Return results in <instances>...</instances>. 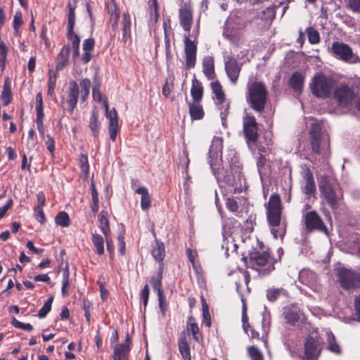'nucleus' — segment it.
Returning <instances> with one entry per match:
<instances>
[{
	"instance_id": "nucleus-10",
	"label": "nucleus",
	"mask_w": 360,
	"mask_h": 360,
	"mask_svg": "<svg viewBox=\"0 0 360 360\" xmlns=\"http://www.w3.org/2000/svg\"><path fill=\"white\" fill-rule=\"evenodd\" d=\"M258 123L254 115L245 112L243 117V131L248 145L255 144L259 138Z\"/></svg>"
},
{
	"instance_id": "nucleus-28",
	"label": "nucleus",
	"mask_w": 360,
	"mask_h": 360,
	"mask_svg": "<svg viewBox=\"0 0 360 360\" xmlns=\"http://www.w3.org/2000/svg\"><path fill=\"white\" fill-rule=\"evenodd\" d=\"M95 46V40L94 38H89L84 41L82 48L84 53L82 56V60L84 63H88L91 58V51L94 49Z\"/></svg>"
},
{
	"instance_id": "nucleus-18",
	"label": "nucleus",
	"mask_w": 360,
	"mask_h": 360,
	"mask_svg": "<svg viewBox=\"0 0 360 360\" xmlns=\"http://www.w3.org/2000/svg\"><path fill=\"white\" fill-rule=\"evenodd\" d=\"M79 96V85L76 81L72 80L69 82L67 104L68 111L72 114L75 109Z\"/></svg>"
},
{
	"instance_id": "nucleus-8",
	"label": "nucleus",
	"mask_w": 360,
	"mask_h": 360,
	"mask_svg": "<svg viewBox=\"0 0 360 360\" xmlns=\"http://www.w3.org/2000/svg\"><path fill=\"white\" fill-rule=\"evenodd\" d=\"M338 276L341 287L345 290L360 288V267L356 270L341 268Z\"/></svg>"
},
{
	"instance_id": "nucleus-7",
	"label": "nucleus",
	"mask_w": 360,
	"mask_h": 360,
	"mask_svg": "<svg viewBox=\"0 0 360 360\" xmlns=\"http://www.w3.org/2000/svg\"><path fill=\"white\" fill-rule=\"evenodd\" d=\"M309 135L312 152L315 154L327 155L328 153L329 141L324 136L321 124L313 123L309 131Z\"/></svg>"
},
{
	"instance_id": "nucleus-22",
	"label": "nucleus",
	"mask_w": 360,
	"mask_h": 360,
	"mask_svg": "<svg viewBox=\"0 0 360 360\" xmlns=\"http://www.w3.org/2000/svg\"><path fill=\"white\" fill-rule=\"evenodd\" d=\"M131 22L129 13H124L122 21V41L124 44L131 39Z\"/></svg>"
},
{
	"instance_id": "nucleus-30",
	"label": "nucleus",
	"mask_w": 360,
	"mask_h": 360,
	"mask_svg": "<svg viewBox=\"0 0 360 360\" xmlns=\"http://www.w3.org/2000/svg\"><path fill=\"white\" fill-rule=\"evenodd\" d=\"M326 349L335 355H341L342 353L340 345L338 342L335 335L331 332L327 333Z\"/></svg>"
},
{
	"instance_id": "nucleus-26",
	"label": "nucleus",
	"mask_w": 360,
	"mask_h": 360,
	"mask_svg": "<svg viewBox=\"0 0 360 360\" xmlns=\"http://www.w3.org/2000/svg\"><path fill=\"white\" fill-rule=\"evenodd\" d=\"M215 104L218 110L220 112V117L222 125L224 127H227L226 119L229 114L230 102L226 100V98L222 100L215 101Z\"/></svg>"
},
{
	"instance_id": "nucleus-12",
	"label": "nucleus",
	"mask_w": 360,
	"mask_h": 360,
	"mask_svg": "<svg viewBox=\"0 0 360 360\" xmlns=\"http://www.w3.org/2000/svg\"><path fill=\"white\" fill-rule=\"evenodd\" d=\"M355 96V89L344 84L336 86L333 91V98L340 106L348 107Z\"/></svg>"
},
{
	"instance_id": "nucleus-3",
	"label": "nucleus",
	"mask_w": 360,
	"mask_h": 360,
	"mask_svg": "<svg viewBox=\"0 0 360 360\" xmlns=\"http://www.w3.org/2000/svg\"><path fill=\"white\" fill-rule=\"evenodd\" d=\"M179 15L181 26L186 32L189 33L193 22L191 6L185 5L184 7H181L179 9ZM184 42L185 46L186 68L189 70L193 68L195 65L197 46L194 41L190 39L189 34L184 36Z\"/></svg>"
},
{
	"instance_id": "nucleus-48",
	"label": "nucleus",
	"mask_w": 360,
	"mask_h": 360,
	"mask_svg": "<svg viewBox=\"0 0 360 360\" xmlns=\"http://www.w3.org/2000/svg\"><path fill=\"white\" fill-rule=\"evenodd\" d=\"M69 271L68 269L65 270L63 273V282L61 288V292L63 297H65L69 294Z\"/></svg>"
},
{
	"instance_id": "nucleus-54",
	"label": "nucleus",
	"mask_w": 360,
	"mask_h": 360,
	"mask_svg": "<svg viewBox=\"0 0 360 360\" xmlns=\"http://www.w3.org/2000/svg\"><path fill=\"white\" fill-rule=\"evenodd\" d=\"M248 354L251 360H264V355L255 346H251L248 348Z\"/></svg>"
},
{
	"instance_id": "nucleus-27",
	"label": "nucleus",
	"mask_w": 360,
	"mask_h": 360,
	"mask_svg": "<svg viewBox=\"0 0 360 360\" xmlns=\"http://www.w3.org/2000/svg\"><path fill=\"white\" fill-rule=\"evenodd\" d=\"M189 114L192 120H202L205 115L200 102H188Z\"/></svg>"
},
{
	"instance_id": "nucleus-14",
	"label": "nucleus",
	"mask_w": 360,
	"mask_h": 360,
	"mask_svg": "<svg viewBox=\"0 0 360 360\" xmlns=\"http://www.w3.org/2000/svg\"><path fill=\"white\" fill-rule=\"evenodd\" d=\"M321 352V343L318 337L307 336L304 344L302 360H317Z\"/></svg>"
},
{
	"instance_id": "nucleus-33",
	"label": "nucleus",
	"mask_w": 360,
	"mask_h": 360,
	"mask_svg": "<svg viewBox=\"0 0 360 360\" xmlns=\"http://www.w3.org/2000/svg\"><path fill=\"white\" fill-rule=\"evenodd\" d=\"M106 8L110 14L111 20H114L112 27L113 29H115L117 26L120 15L119 7L115 1H108Z\"/></svg>"
},
{
	"instance_id": "nucleus-55",
	"label": "nucleus",
	"mask_w": 360,
	"mask_h": 360,
	"mask_svg": "<svg viewBox=\"0 0 360 360\" xmlns=\"http://www.w3.org/2000/svg\"><path fill=\"white\" fill-rule=\"evenodd\" d=\"M158 304L160 309V311L163 316H166V311L167 309V302L165 297L164 296V292L160 294H158Z\"/></svg>"
},
{
	"instance_id": "nucleus-19",
	"label": "nucleus",
	"mask_w": 360,
	"mask_h": 360,
	"mask_svg": "<svg viewBox=\"0 0 360 360\" xmlns=\"http://www.w3.org/2000/svg\"><path fill=\"white\" fill-rule=\"evenodd\" d=\"M302 175L304 181V185L302 187V191L308 198H310L316 191L313 174L309 168L306 167Z\"/></svg>"
},
{
	"instance_id": "nucleus-25",
	"label": "nucleus",
	"mask_w": 360,
	"mask_h": 360,
	"mask_svg": "<svg viewBox=\"0 0 360 360\" xmlns=\"http://www.w3.org/2000/svg\"><path fill=\"white\" fill-rule=\"evenodd\" d=\"M178 347L184 360H191L190 345L187 342L186 333L184 331L181 332L180 334Z\"/></svg>"
},
{
	"instance_id": "nucleus-4",
	"label": "nucleus",
	"mask_w": 360,
	"mask_h": 360,
	"mask_svg": "<svg viewBox=\"0 0 360 360\" xmlns=\"http://www.w3.org/2000/svg\"><path fill=\"white\" fill-rule=\"evenodd\" d=\"M268 91L264 84L262 82L254 81L247 86L246 101L249 106L257 113L264 111Z\"/></svg>"
},
{
	"instance_id": "nucleus-23",
	"label": "nucleus",
	"mask_w": 360,
	"mask_h": 360,
	"mask_svg": "<svg viewBox=\"0 0 360 360\" xmlns=\"http://www.w3.org/2000/svg\"><path fill=\"white\" fill-rule=\"evenodd\" d=\"M70 48L68 46H63L56 60V70L59 71L63 70L67 65L69 60Z\"/></svg>"
},
{
	"instance_id": "nucleus-29",
	"label": "nucleus",
	"mask_w": 360,
	"mask_h": 360,
	"mask_svg": "<svg viewBox=\"0 0 360 360\" xmlns=\"http://www.w3.org/2000/svg\"><path fill=\"white\" fill-rule=\"evenodd\" d=\"M135 193L141 195V207L146 211L151 207V198L146 187H139L135 190Z\"/></svg>"
},
{
	"instance_id": "nucleus-31",
	"label": "nucleus",
	"mask_w": 360,
	"mask_h": 360,
	"mask_svg": "<svg viewBox=\"0 0 360 360\" xmlns=\"http://www.w3.org/2000/svg\"><path fill=\"white\" fill-rule=\"evenodd\" d=\"M67 38L72 42V46L73 49L72 59L75 60L79 56L80 39L79 36L75 33L74 29L71 31L68 30Z\"/></svg>"
},
{
	"instance_id": "nucleus-11",
	"label": "nucleus",
	"mask_w": 360,
	"mask_h": 360,
	"mask_svg": "<svg viewBox=\"0 0 360 360\" xmlns=\"http://www.w3.org/2000/svg\"><path fill=\"white\" fill-rule=\"evenodd\" d=\"M305 231L307 233L318 231L326 235L328 234V228L321 217L316 211H309L303 216Z\"/></svg>"
},
{
	"instance_id": "nucleus-38",
	"label": "nucleus",
	"mask_w": 360,
	"mask_h": 360,
	"mask_svg": "<svg viewBox=\"0 0 360 360\" xmlns=\"http://www.w3.org/2000/svg\"><path fill=\"white\" fill-rule=\"evenodd\" d=\"M148 11L150 14L148 25L152 27L156 24L159 18L158 1H151L149 5Z\"/></svg>"
},
{
	"instance_id": "nucleus-34",
	"label": "nucleus",
	"mask_w": 360,
	"mask_h": 360,
	"mask_svg": "<svg viewBox=\"0 0 360 360\" xmlns=\"http://www.w3.org/2000/svg\"><path fill=\"white\" fill-rule=\"evenodd\" d=\"M89 127L90 128L94 139H98L101 129V124L98 122V113L95 110L92 111L89 120Z\"/></svg>"
},
{
	"instance_id": "nucleus-13",
	"label": "nucleus",
	"mask_w": 360,
	"mask_h": 360,
	"mask_svg": "<svg viewBox=\"0 0 360 360\" xmlns=\"http://www.w3.org/2000/svg\"><path fill=\"white\" fill-rule=\"evenodd\" d=\"M222 148L223 139L214 136L209 150V163L214 172L219 169L221 165Z\"/></svg>"
},
{
	"instance_id": "nucleus-20",
	"label": "nucleus",
	"mask_w": 360,
	"mask_h": 360,
	"mask_svg": "<svg viewBox=\"0 0 360 360\" xmlns=\"http://www.w3.org/2000/svg\"><path fill=\"white\" fill-rule=\"evenodd\" d=\"M202 72L208 80H214L217 78L214 70V60L211 56H205L202 59Z\"/></svg>"
},
{
	"instance_id": "nucleus-53",
	"label": "nucleus",
	"mask_w": 360,
	"mask_h": 360,
	"mask_svg": "<svg viewBox=\"0 0 360 360\" xmlns=\"http://www.w3.org/2000/svg\"><path fill=\"white\" fill-rule=\"evenodd\" d=\"M11 324L16 328H20L26 331H32L33 330V326L30 323H24L15 318H13L11 321Z\"/></svg>"
},
{
	"instance_id": "nucleus-49",
	"label": "nucleus",
	"mask_w": 360,
	"mask_h": 360,
	"mask_svg": "<svg viewBox=\"0 0 360 360\" xmlns=\"http://www.w3.org/2000/svg\"><path fill=\"white\" fill-rule=\"evenodd\" d=\"M309 42L311 44H318L320 41L319 33L313 27H308L306 30Z\"/></svg>"
},
{
	"instance_id": "nucleus-56",
	"label": "nucleus",
	"mask_w": 360,
	"mask_h": 360,
	"mask_svg": "<svg viewBox=\"0 0 360 360\" xmlns=\"http://www.w3.org/2000/svg\"><path fill=\"white\" fill-rule=\"evenodd\" d=\"M226 207L231 212H236L238 210L237 201L233 198H228L225 202Z\"/></svg>"
},
{
	"instance_id": "nucleus-60",
	"label": "nucleus",
	"mask_w": 360,
	"mask_h": 360,
	"mask_svg": "<svg viewBox=\"0 0 360 360\" xmlns=\"http://www.w3.org/2000/svg\"><path fill=\"white\" fill-rule=\"evenodd\" d=\"M271 233L274 238L277 239L278 237L283 238L285 234V226L283 228L278 229V226H271Z\"/></svg>"
},
{
	"instance_id": "nucleus-63",
	"label": "nucleus",
	"mask_w": 360,
	"mask_h": 360,
	"mask_svg": "<svg viewBox=\"0 0 360 360\" xmlns=\"http://www.w3.org/2000/svg\"><path fill=\"white\" fill-rule=\"evenodd\" d=\"M94 100L98 103H102L105 99H103L101 91L97 87H94L92 90Z\"/></svg>"
},
{
	"instance_id": "nucleus-44",
	"label": "nucleus",
	"mask_w": 360,
	"mask_h": 360,
	"mask_svg": "<svg viewBox=\"0 0 360 360\" xmlns=\"http://www.w3.org/2000/svg\"><path fill=\"white\" fill-rule=\"evenodd\" d=\"M103 105L105 108V116L109 119V124H111L112 123L118 124L117 114L115 109L112 108V110H109L107 100H104L103 101Z\"/></svg>"
},
{
	"instance_id": "nucleus-40",
	"label": "nucleus",
	"mask_w": 360,
	"mask_h": 360,
	"mask_svg": "<svg viewBox=\"0 0 360 360\" xmlns=\"http://www.w3.org/2000/svg\"><path fill=\"white\" fill-rule=\"evenodd\" d=\"M151 253L156 261L162 262L165 258V245L163 243L156 241Z\"/></svg>"
},
{
	"instance_id": "nucleus-16",
	"label": "nucleus",
	"mask_w": 360,
	"mask_h": 360,
	"mask_svg": "<svg viewBox=\"0 0 360 360\" xmlns=\"http://www.w3.org/2000/svg\"><path fill=\"white\" fill-rule=\"evenodd\" d=\"M283 318L285 323L295 326L296 323L304 320V314L297 305L291 304L283 309Z\"/></svg>"
},
{
	"instance_id": "nucleus-58",
	"label": "nucleus",
	"mask_w": 360,
	"mask_h": 360,
	"mask_svg": "<svg viewBox=\"0 0 360 360\" xmlns=\"http://www.w3.org/2000/svg\"><path fill=\"white\" fill-rule=\"evenodd\" d=\"M34 217L35 219L41 224H44L46 221V217L43 210V207H34Z\"/></svg>"
},
{
	"instance_id": "nucleus-59",
	"label": "nucleus",
	"mask_w": 360,
	"mask_h": 360,
	"mask_svg": "<svg viewBox=\"0 0 360 360\" xmlns=\"http://www.w3.org/2000/svg\"><path fill=\"white\" fill-rule=\"evenodd\" d=\"M13 23L15 31L18 32V29L23 23L22 13L20 11H18L15 13Z\"/></svg>"
},
{
	"instance_id": "nucleus-1",
	"label": "nucleus",
	"mask_w": 360,
	"mask_h": 360,
	"mask_svg": "<svg viewBox=\"0 0 360 360\" xmlns=\"http://www.w3.org/2000/svg\"><path fill=\"white\" fill-rule=\"evenodd\" d=\"M262 19L255 15L238 13L230 15L226 19L223 37L231 44L239 46L244 40V31H256Z\"/></svg>"
},
{
	"instance_id": "nucleus-47",
	"label": "nucleus",
	"mask_w": 360,
	"mask_h": 360,
	"mask_svg": "<svg viewBox=\"0 0 360 360\" xmlns=\"http://www.w3.org/2000/svg\"><path fill=\"white\" fill-rule=\"evenodd\" d=\"M57 72H52L51 70L49 72V80H48V90L47 93L49 95L52 96L54 93L56 80H57Z\"/></svg>"
},
{
	"instance_id": "nucleus-2",
	"label": "nucleus",
	"mask_w": 360,
	"mask_h": 360,
	"mask_svg": "<svg viewBox=\"0 0 360 360\" xmlns=\"http://www.w3.org/2000/svg\"><path fill=\"white\" fill-rule=\"evenodd\" d=\"M242 260L247 268L255 271L259 276H265L274 269V259L271 256L269 250H257L249 251L248 256L243 255Z\"/></svg>"
},
{
	"instance_id": "nucleus-50",
	"label": "nucleus",
	"mask_w": 360,
	"mask_h": 360,
	"mask_svg": "<svg viewBox=\"0 0 360 360\" xmlns=\"http://www.w3.org/2000/svg\"><path fill=\"white\" fill-rule=\"evenodd\" d=\"M53 300V297H49L44 304L42 307L39 311L38 316L40 319H43L46 316L51 309V305Z\"/></svg>"
},
{
	"instance_id": "nucleus-46",
	"label": "nucleus",
	"mask_w": 360,
	"mask_h": 360,
	"mask_svg": "<svg viewBox=\"0 0 360 360\" xmlns=\"http://www.w3.org/2000/svg\"><path fill=\"white\" fill-rule=\"evenodd\" d=\"M56 224L63 227H68L70 224V219L67 212H60L55 218Z\"/></svg>"
},
{
	"instance_id": "nucleus-24",
	"label": "nucleus",
	"mask_w": 360,
	"mask_h": 360,
	"mask_svg": "<svg viewBox=\"0 0 360 360\" xmlns=\"http://www.w3.org/2000/svg\"><path fill=\"white\" fill-rule=\"evenodd\" d=\"M304 81V75L300 72H295L289 79V85L295 92L300 94L302 91Z\"/></svg>"
},
{
	"instance_id": "nucleus-57",
	"label": "nucleus",
	"mask_w": 360,
	"mask_h": 360,
	"mask_svg": "<svg viewBox=\"0 0 360 360\" xmlns=\"http://www.w3.org/2000/svg\"><path fill=\"white\" fill-rule=\"evenodd\" d=\"M149 290H150L148 285L146 284L140 294L141 300H142V302L143 304L144 309L146 307L148 302Z\"/></svg>"
},
{
	"instance_id": "nucleus-39",
	"label": "nucleus",
	"mask_w": 360,
	"mask_h": 360,
	"mask_svg": "<svg viewBox=\"0 0 360 360\" xmlns=\"http://www.w3.org/2000/svg\"><path fill=\"white\" fill-rule=\"evenodd\" d=\"M162 272H163V269L162 267H160L158 270L157 275L152 276L150 280V283L152 285L154 290L157 291V294H160L162 292H164L163 290L161 288Z\"/></svg>"
},
{
	"instance_id": "nucleus-37",
	"label": "nucleus",
	"mask_w": 360,
	"mask_h": 360,
	"mask_svg": "<svg viewBox=\"0 0 360 360\" xmlns=\"http://www.w3.org/2000/svg\"><path fill=\"white\" fill-rule=\"evenodd\" d=\"M210 83V87L213 94L214 95V99L215 101L222 100L226 98L225 94L222 89V86L217 78Z\"/></svg>"
},
{
	"instance_id": "nucleus-64",
	"label": "nucleus",
	"mask_w": 360,
	"mask_h": 360,
	"mask_svg": "<svg viewBox=\"0 0 360 360\" xmlns=\"http://www.w3.org/2000/svg\"><path fill=\"white\" fill-rule=\"evenodd\" d=\"M47 141H46V147L47 150L50 152V153L53 155L54 150H55V141L54 139L50 136L47 135Z\"/></svg>"
},
{
	"instance_id": "nucleus-17",
	"label": "nucleus",
	"mask_w": 360,
	"mask_h": 360,
	"mask_svg": "<svg viewBox=\"0 0 360 360\" xmlns=\"http://www.w3.org/2000/svg\"><path fill=\"white\" fill-rule=\"evenodd\" d=\"M241 65L242 64H240L237 59L231 56L227 57L225 60L224 68L226 73L231 82L233 84H236L238 79Z\"/></svg>"
},
{
	"instance_id": "nucleus-45",
	"label": "nucleus",
	"mask_w": 360,
	"mask_h": 360,
	"mask_svg": "<svg viewBox=\"0 0 360 360\" xmlns=\"http://www.w3.org/2000/svg\"><path fill=\"white\" fill-rule=\"evenodd\" d=\"M188 329L191 330L193 338L199 342L200 339V335L199 334V328L198 324L195 322V319L193 316L188 317Z\"/></svg>"
},
{
	"instance_id": "nucleus-42",
	"label": "nucleus",
	"mask_w": 360,
	"mask_h": 360,
	"mask_svg": "<svg viewBox=\"0 0 360 360\" xmlns=\"http://www.w3.org/2000/svg\"><path fill=\"white\" fill-rule=\"evenodd\" d=\"M79 86L81 88L80 98L82 102H84L89 95L90 89L91 87V80L88 78L82 79L79 82Z\"/></svg>"
},
{
	"instance_id": "nucleus-43",
	"label": "nucleus",
	"mask_w": 360,
	"mask_h": 360,
	"mask_svg": "<svg viewBox=\"0 0 360 360\" xmlns=\"http://www.w3.org/2000/svg\"><path fill=\"white\" fill-rule=\"evenodd\" d=\"M1 98L3 101V103L4 105H8L11 102L12 92L10 83L8 80H6L4 83V87L1 94Z\"/></svg>"
},
{
	"instance_id": "nucleus-61",
	"label": "nucleus",
	"mask_w": 360,
	"mask_h": 360,
	"mask_svg": "<svg viewBox=\"0 0 360 360\" xmlns=\"http://www.w3.org/2000/svg\"><path fill=\"white\" fill-rule=\"evenodd\" d=\"M119 126L118 124H115L112 123L111 124H109V134H110V139L112 141H115L117 134L118 131Z\"/></svg>"
},
{
	"instance_id": "nucleus-32",
	"label": "nucleus",
	"mask_w": 360,
	"mask_h": 360,
	"mask_svg": "<svg viewBox=\"0 0 360 360\" xmlns=\"http://www.w3.org/2000/svg\"><path fill=\"white\" fill-rule=\"evenodd\" d=\"M130 347L127 345L118 344L114 347L113 360H126L129 353Z\"/></svg>"
},
{
	"instance_id": "nucleus-21",
	"label": "nucleus",
	"mask_w": 360,
	"mask_h": 360,
	"mask_svg": "<svg viewBox=\"0 0 360 360\" xmlns=\"http://www.w3.org/2000/svg\"><path fill=\"white\" fill-rule=\"evenodd\" d=\"M204 89L202 83L194 75L192 79L191 95L193 102H201L203 96Z\"/></svg>"
},
{
	"instance_id": "nucleus-35",
	"label": "nucleus",
	"mask_w": 360,
	"mask_h": 360,
	"mask_svg": "<svg viewBox=\"0 0 360 360\" xmlns=\"http://www.w3.org/2000/svg\"><path fill=\"white\" fill-rule=\"evenodd\" d=\"M91 241L95 248V251L98 255L104 253V239L103 237L97 233H93L91 236Z\"/></svg>"
},
{
	"instance_id": "nucleus-62",
	"label": "nucleus",
	"mask_w": 360,
	"mask_h": 360,
	"mask_svg": "<svg viewBox=\"0 0 360 360\" xmlns=\"http://www.w3.org/2000/svg\"><path fill=\"white\" fill-rule=\"evenodd\" d=\"M172 90H173V82H172L169 84L168 80L167 79L165 85L162 87V94L166 98H168L171 92L172 91Z\"/></svg>"
},
{
	"instance_id": "nucleus-52",
	"label": "nucleus",
	"mask_w": 360,
	"mask_h": 360,
	"mask_svg": "<svg viewBox=\"0 0 360 360\" xmlns=\"http://www.w3.org/2000/svg\"><path fill=\"white\" fill-rule=\"evenodd\" d=\"M79 161L82 172L87 175L89 172V165L87 155L85 154H80Z\"/></svg>"
},
{
	"instance_id": "nucleus-51",
	"label": "nucleus",
	"mask_w": 360,
	"mask_h": 360,
	"mask_svg": "<svg viewBox=\"0 0 360 360\" xmlns=\"http://www.w3.org/2000/svg\"><path fill=\"white\" fill-rule=\"evenodd\" d=\"M69 12H68V30L70 31L74 29L75 23V7L72 6L70 4L68 5Z\"/></svg>"
},
{
	"instance_id": "nucleus-9",
	"label": "nucleus",
	"mask_w": 360,
	"mask_h": 360,
	"mask_svg": "<svg viewBox=\"0 0 360 360\" xmlns=\"http://www.w3.org/2000/svg\"><path fill=\"white\" fill-rule=\"evenodd\" d=\"M266 217L270 226H279L281 221L282 204L279 195L272 194L266 205Z\"/></svg>"
},
{
	"instance_id": "nucleus-6",
	"label": "nucleus",
	"mask_w": 360,
	"mask_h": 360,
	"mask_svg": "<svg viewBox=\"0 0 360 360\" xmlns=\"http://www.w3.org/2000/svg\"><path fill=\"white\" fill-rule=\"evenodd\" d=\"M319 188L321 198L332 208L338 207V200L341 198L339 186L328 176H322L319 181Z\"/></svg>"
},
{
	"instance_id": "nucleus-41",
	"label": "nucleus",
	"mask_w": 360,
	"mask_h": 360,
	"mask_svg": "<svg viewBox=\"0 0 360 360\" xmlns=\"http://www.w3.org/2000/svg\"><path fill=\"white\" fill-rule=\"evenodd\" d=\"M287 292L282 288H270L266 290V298L270 302H275L281 296H286Z\"/></svg>"
},
{
	"instance_id": "nucleus-36",
	"label": "nucleus",
	"mask_w": 360,
	"mask_h": 360,
	"mask_svg": "<svg viewBox=\"0 0 360 360\" xmlns=\"http://www.w3.org/2000/svg\"><path fill=\"white\" fill-rule=\"evenodd\" d=\"M99 227L105 235V238L108 236L110 232L109 221L108 219V212L102 210L98 214Z\"/></svg>"
},
{
	"instance_id": "nucleus-5",
	"label": "nucleus",
	"mask_w": 360,
	"mask_h": 360,
	"mask_svg": "<svg viewBox=\"0 0 360 360\" xmlns=\"http://www.w3.org/2000/svg\"><path fill=\"white\" fill-rule=\"evenodd\" d=\"M336 81L333 77L319 72L313 77L309 89L316 98H328L331 96Z\"/></svg>"
},
{
	"instance_id": "nucleus-15",
	"label": "nucleus",
	"mask_w": 360,
	"mask_h": 360,
	"mask_svg": "<svg viewBox=\"0 0 360 360\" xmlns=\"http://www.w3.org/2000/svg\"><path fill=\"white\" fill-rule=\"evenodd\" d=\"M331 49L335 56L347 63H355L357 57H356L352 49L346 44L342 42L335 41L332 44Z\"/></svg>"
}]
</instances>
